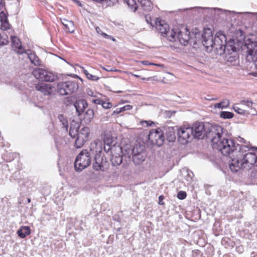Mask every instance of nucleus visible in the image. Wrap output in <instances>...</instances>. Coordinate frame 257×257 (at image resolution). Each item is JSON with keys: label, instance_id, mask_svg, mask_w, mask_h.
<instances>
[{"label": "nucleus", "instance_id": "50", "mask_svg": "<svg viewBox=\"0 0 257 257\" xmlns=\"http://www.w3.org/2000/svg\"><path fill=\"white\" fill-rule=\"evenodd\" d=\"M205 99L211 101V100H215L216 98L210 97L209 96H208L207 97H205Z\"/></svg>", "mask_w": 257, "mask_h": 257}, {"label": "nucleus", "instance_id": "24", "mask_svg": "<svg viewBox=\"0 0 257 257\" xmlns=\"http://www.w3.org/2000/svg\"><path fill=\"white\" fill-rule=\"evenodd\" d=\"M61 22L65 27V31L69 33H73L75 30L74 24L73 21H68L65 19H61Z\"/></svg>", "mask_w": 257, "mask_h": 257}, {"label": "nucleus", "instance_id": "51", "mask_svg": "<svg viewBox=\"0 0 257 257\" xmlns=\"http://www.w3.org/2000/svg\"><path fill=\"white\" fill-rule=\"evenodd\" d=\"M142 63L145 65H149V64L154 65V64H151V63H149V62L148 61H143L142 62Z\"/></svg>", "mask_w": 257, "mask_h": 257}, {"label": "nucleus", "instance_id": "52", "mask_svg": "<svg viewBox=\"0 0 257 257\" xmlns=\"http://www.w3.org/2000/svg\"><path fill=\"white\" fill-rule=\"evenodd\" d=\"M159 198V204H163V203L162 202V201H161V199H163V196H160Z\"/></svg>", "mask_w": 257, "mask_h": 257}, {"label": "nucleus", "instance_id": "54", "mask_svg": "<svg viewBox=\"0 0 257 257\" xmlns=\"http://www.w3.org/2000/svg\"><path fill=\"white\" fill-rule=\"evenodd\" d=\"M131 74L132 75H133V76H134L135 77H140V76H139V75H137V74H133V73H131Z\"/></svg>", "mask_w": 257, "mask_h": 257}, {"label": "nucleus", "instance_id": "9", "mask_svg": "<svg viewBox=\"0 0 257 257\" xmlns=\"http://www.w3.org/2000/svg\"><path fill=\"white\" fill-rule=\"evenodd\" d=\"M146 157L145 146L143 145L136 144L132 150V159L134 164L140 165L145 161Z\"/></svg>", "mask_w": 257, "mask_h": 257}, {"label": "nucleus", "instance_id": "27", "mask_svg": "<svg viewBox=\"0 0 257 257\" xmlns=\"http://www.w3.org/2000/svg\"><path fill=\"white\" fill-rule=\"evenodd\" d=\"M94 117V112L91 109H88L84 113L83 121L86 124L89 123Z\"/></svg>", "mask_w": 257, "mask_h": 257}, {"label": "nucleus", "instance_id": "56", "mask_svg": "<svg viewBox=\"0 0 257 257\" xmlns=\"http://www.w3.org/2000/svg\"><path fill=\"white\" fill-rule=\"evenodd\" d=\"M117 111H119V108H117V109H116V111H114V112L117 113Z\"/></svg>", "mask_w": 257, "mask_h": 257}, {"label": "nucleus", "instance_id": "39", "mask_svg": "<svg viewBox=\"0 0 257 257\" xmlns=\"http://www.w3.org/2000/svg\"><path fill=\"white\" fill-rule=\"evenodd\" d=\"M94 145L99 147L98 150H96V152L101 153V152L102 151L101 142L99 141H95L94 144H91V148H93Z\"/></svg>", "mask_w": 257, "mask_h": 257}, {"label": "nucleus", "instance_id": "8", "mask_svg": "<svg viewBox=\"0 0 257 257\" xmlns=\"http://www.w3.org/2000/svg\"><path fill=\"white\" fill-rule=\"evenodd\" d=\"M32 74L36 79L41 81L54 82L57 79V75L52 72L40 68L34 69Z\"/></svg>", "mask_w": 257, "mask_h": 257}, {"label": "nucleus", "instance_id": "57", "mask_svg": "<svg viewBox=\"0 0 257 257\" xmlns=\"http://www.w3.org/2000/svg\"><path fill=\"white\" fill-rule=\"evenodd\" d=\"M28 201L29 202H30V199H28Z\"/></svg>", "mask_w": 257, "mask_h": 257}, {"label": "nucleus", "instance_id": "53", "mask_svg": "<svg viewBox=\"0 0 257 257\" xmlns=\"http://www.w3.org/2000/svg\"><path fill=\"white\" fill-rule=\"evenodd\" d=\"M251 74L254 76V77H257V72H252L251 73Z\"/></svg>", "mask_w": 257, "mask_h": 257}, {"label": "nucleus", "instance_id": "16", "mask_svg": "<svg viewBox=\"0 0 257 257\" xmlns=\"http://www.w3.org/2000/svg\"><path fill=\"white\" fill-rule=\"evenodd\" d=\"M114 142V139L110 133H106L104 135V150L106 152L110 150L112 151L114 149L116 150V147L113 145Z\"/></svg>", "mask_w": 257, "mask_h": 257}, {"label": "nucleus", "instance_id": "10", "mask_svg": "<svg viewBox=\"0 0 257 257\" xmlns=\"http://www.w3.org/2000/svg\"><path fill=\"white\" fill-rule=\"evenodd\" d=\"M148 139L152 144L161 146L165 140L163 131L160 128L152 130L148 135Z\"/></svg>", "mask_w": 257, "mask_h": 257}, {"label": "nucleus", "instance_id": "49", "mask_svg": "<svg viewBox=\"0 0 257 257\" xmlns=\"http://www.w3.org/2000/svg\"><path fill=\"white\" fill-rule=\"evenodd\" d=\"M4 7V3L3 0H0V10H2Z\"/></svg>", "mask_w": 257, "mask_h": 257}, {"label": "nucleus", "instance_id": "7", "mask_svg": "<svg viewBox=\"0 0 257 257\" xmlns=\"http://www.w3.org/2000/svg\"><path fill=\"white\" fill-rule=\"evenodd\" d=\"M58 92L61 95H67L76 91L78 84L73 81L61 82L58 84Z\"/></svg>", "mask_w": 257, "mask_h": 257}, {"label": "nucleus", "instance_id": "2", "mask_svg": "<svg viewBox=\"0 0 257 257\" xmlns=\"http://www.w3.org/2000/svg\"><path fill=\"white\" fill-rule=\"evenodd\" d=\"M202 44L207 51L210 52L214 51L216 54L221 55L226 53V38L224 35L216 34L213 38L212 30L210 28L204 29L202 35Z\"/></svg>", "mask_w": 257, "mask_h": 257}, {"label": "nucleus", "instance_id": "21", "mask_svg": "<svg viewBox=\"0 0 257 257\" xmlns=\"http://www.w3.org/2000/svg\"><path fill=\"white\" fill-rule=\"evenodd\" d=\"M76 110L79 115L83 112L84 110L87 107V103L84 99H79L75 101L74 104Z\"/></svg>", "mask_w": 257, "mask_h": 257}, {"label": "nucleus", "instance_id": "48", "mask_svg": "<svg viewBox=\"0 0 257 257\" xmlns=\"http://www.w3.org/2000/svg\"><path fill=\"white\" fill-rule=\"evenodd\" d=\"M82 71L85 74V76H86L87 74L89 73L88 71L86 70L83 67H81Z\"/></svg>", "mask_w": 257, "mask_h": 257}, {"label": "nucleus", "instance_id": "37", "mask_svg": "<svg viewBox=\"0 0 257 257\" xmlns=\"http://www.w3.org/2000/svg\"><path fill=\"white\" fill-rule=\"evenodd\" d=\"M198 9H202L208 10L211 14L214 13L216 14V13H218L219 11H222V10L217 8H201V7H197Z\"/></svg>", "mask_w": 257, "mask_h": 257}, {"label": "nucleus", "instance_id": "1", "mask_svg": "<svg viewBox=\"0 0 257 257\" xmlns=\"http://www.w3.org/2000/svg\"><path fill=\"white\" fill-rule=\"evenodd\" d=\"M239 145L232 139L223 137L213 148L225 156H229V168L232 172L249 170L257 166V148H253L246 142Z\"/></svg>", "mask_w": 257, "mask_h": 257}, {"label": "nucleus", "instance_id": "25", "mask_svg": "<svg viewBox=\"0 0 257 257\" xmlns=\"http://www.w3.org/2000/svg\"><path fill=\"white\" fill-rule=\"evenodd\" d=\"M142 9L146 12H149L153 8V3L151 0H138Z\"/></svg>", "mask_w": 257, "mask_h": 257}, {"label": "nucleus", "instance_id": "38", "mask_svg": "<svg viewBox=\"0 0 257 257\" xmlns=\"http://www.w3.org/2000/svg\"><path fill=\"white\" fill-rule=\"evenodd\" d=\"M133 108V106L131 105H126L122 107L119 108V111H117V113H119L121 112L131 110Z\"/></svg>", "mask_w": 257, "mask_h": 257}, {"label": "nucleus", "instance_id": "44", "mask_svg": "<svg viewBox=\"0 0 257 257\" xmlns=\"http://www.w3.org/2000/svg\"><path fill=\"white\" fill-rule=\"evenodd\" d=\"M153 122L151 121L143 120L140 122L142 125L144 126H148L151 125Z\"/></svg>", "mask_w": 257, "mask_h": 257}, {"label": "nucleus", "instance_id": "18", "mask_svg": "<svg viewBox=\"0 0 257 257\" xmlns=\"http://www.w3.org/2000/svg\"><path fill=\"white\" fill-rule=\"evenodd\" d=\"M11 39L12 49L18 54L24 53L25 49L22 47L19 39L15 36H11Z\"/></svg>", "mask_w": 257, "mask_h": 257}, {"label": "nucleus", "instance_id": "13", "mask_svg": "<svg viewBox=\"0 0 257 257\" xmlns=\"http://www.w3.org/2000/svg\"><path fill=\"white\" fill-rule=\"evenodd\" d=\"M109 163L106 158L101 154H97L95 156V163L93 164V169L95 171L104 172L107 170Z\"/></svg>", "mask_w": 257, "mask_h": 257}, {"label": "nucleus", "instance_id": "17", "mask_svg": "<svg viewBox=\"0 0 257 257\" xmlns=\"http://www.w3.org/2000/svg\"><path fill=\"white\" fill-rule=\"evenodd\" d=\"M35 87L37 90L40 91L44 95H50L54 89L52 85L43 83L37 84Z\"/></svg>", "mask_w": 257, "mask_h": 257}, {"label": "nucleus", "instance_id": "42", "mask_svg": "<svg viewBox=\"0 0 257 257\" xmlns=\"http://www.w3.org/2000/svg\"><path fill=\"white\" fill-rule=\"evenodd\" d=\"M101 36L103 37L104 38H105V39H110L112 41H115V39L110 36V35H107V34L105 33H101Z\"/></svg>", "mask_w": 257, "mask_h": 257}, {"label": "nucleus", "instance_id": "58", "mask_svg": "<svg viewBox=\"0 0 257 257\" xmlns=\"http://www.w3.org/2000/svg\"><path fill=\"white\" fill-rule=\"evenodd\" d=\"M142 79H143V80H145V78H142Z\"/></svg>", "mask_w": 257, "mask_h": 257}, {"label": "nucleus", "instance_id": "55", "mask_svg": "<svg viewBox=\"0 0 257 257\" xmlns=\"http://www.w3.org/2000/svg\"><path fill=\"white\" fill-rule=\"evenodd\" d=\"M249 14H251L253 15H255V16H257V13H249Z\"/></svg>", "mask_w": 257, "mask_h": 257}, {"label": "nucleus", "instance_id": "40", "mask_svg": "<svg viewBox=\"0 0 257 257\" xmlns=\"http://www.w3.org/2000/svg\"><path fill=\"white\" fill-rule=\"evenodd\" d=\"M186 193L185 191H179L177 194V197L178 199L182 200L186 197Z\"/></svg>", "mask_w": 257, "mask_h": 257}, {"label": "nucleus", "instance_id": "19", "mask_svg": "<svg viewBox=\"0 0 257 257\" xmlns=\"http://www.w3.org/2000/svg\"><path fill=\"white\" fill-rule=\"evenodd\" d=\"M116 150H117L118 152V155L113 154L112 152L113 150H111L112 157L111 158V162L112 165L114 166L120 165L122 162V156L121 154V148L118 146L117 148H116Z\"/></svg>", "mask_w": 257, "mask_h": 257}, {"label": "nucleus", "instance_id": "32", "mask_svg": "<svg viewBox=\"0 0 257 257\" xmlns=\"http://www.w3.org/2000/svg\"><path fill=\"white\" fill-rule=\"evenodd\" d=\"M233 109L238 114H245L246 110L243 109V106H241L240 104H235L233 106Z\"/></svg>", "mask_w": 257, "mask_h": 257}, {"label": "nucleus", "instance_id": "12", "mask_svg": "<svg viewBox=\"0 0 257 257\" xmlns=\"http://www.w3.org/2000/svg\"><path fill=\"white\" fill-rule=\"evenodd\" d=\"M178 141L182 144H186L193 138L192 130L190 127H181L178 131Z\"/></svg>", "mask_w": 257, "mask_h": 257}, {"label": "nucleus", "instance_id": "34", "mask_svg": "<svg viewBox=\"0 0 257 257\" xmlns=\"http://www.w3.org/2000/svg\"><path fill=\"white\" fill-rule=\"evenodd\" d=\"M220 116L222 118L229 119L233 116V114L229 111H222L220 113Z\"/></svg>", "mask_w": 257, "mask_h": 257}, {"label": "nucleus", "instance_id": "30", "mask_svg": "<svg viewBox=\"0 0 257 257\" xmlns=\"http://www.w3.org/2000/svg\"><path fill=\"white\" fill-rule=\"evenodd\" d=\"M58 120L61 123L63 127L66 131H67L68 122L66 117L63 114H59L58 117Z\"/></svg>", "mask_w": 257, "mask_h": 257}, {"label": "nucleus", "instance_id": "31", "mask_svg": "<svg viewBox=\"0 0 257 257\" xmlns=\"http://www.w3.org/2000/svg\"><path fill=\"white\" fill-rule=\"evenodd\" d=\"M229 105V101L228 99H224L222 101L215 104V108H224L228 107Z\"/></svg>", "mask_w": 257, "mask_h": 257}, {"label": "nucleus", "instance_id": "29", "mask_svg": "<svg viewBox=\"0 0 257 257\" xmlns=\"http://www.w3.org/2000/svg\"><path fill=\"white\" fill-rule=\"evenodd\" d=\"M128 7L133 11L135 12L138 8V6L135 0H123Z\"/></svg>", "mask_w": 257, "mask_h": 257}, {"label": "nucleus", "instance_id": "20", "mask_svg": "<svg viewBox=\"0 0 257 257\" xmlns=\"http://www.w3.org/2000/svg\"><path fill=\"white\" fill-rule=\"evenodd\" d=\"M164 135L169 142H173L176 139L175 130L173 127L167 126L163 128Z\"/></svg>", "mask_w": 257, "mask_h": 257}, {"label": "nucleus", "instance_id": "45", "mask_svg": "<svg viewBox=\"0 0 257 257\" xmlns=\"http://www.w3.org/2000/svg\"><path fill=\"white\" fill-rule=\"evenodd\" d=\"M146 21H147V23L148 24H150L152 26L154 27V26L155 25V22L156 21H154L153 22V21L151 20V19L150 18H149V20L147 18H146Z\"/></svg>", "mask_w": 257, "mask_h": 257}, {"label": "nucleus", "instance_id": "3", "mask_svg": "<svg viewBox=\"0 0 257 257\" xmlns=\"http://www.w3.org/2000/svg\"><path fill=\"white\" fill-rule=\"evenodd\" d=\"M207 129L206 137L211 140L213 148L216 146L225 136V130L220 125L206 123Z\"/></svg>", "mask_w": 257, "mask_h": 257}, {"label": "nucleus", "instance_id": "22", "mask_svg": "<svg viewBox=\"0 0 257 257\" xmlns=\"http://www.w3.org/2000/svg\"><path fill=\"white\" fill-rule=\"evenodd\" d=\"M24 53L27 55L28 57L32 64L37 66L41 65V61L35 53L30 50L25 51Z\"/></svg>", "mask_w": 257, "mask_h": 257}, {"label": "nucleus", "instance_id": "4", "mask_svg": "<svg viewBox=\"0 0 257 257\" xmlns=\"http://www.w3.org/2000/svg\"><path fill=\"white\" fill-rule=\"evenodd\" d=\"M170 35L168 40L170 42L178 41L181 45L186 46L188 44L190 39V33L187 28H182L179 29H172L169 32Z\"/></svg>", "mask_w": 257, "mask_h": 257}, {"label": "nucleus", "instance_id": "26", "mask_svg": "<svg viewBox=\"0 0 257 257\" xmlns=\"http://www.w3.org/2000/svg\"><path fill=\"white\" fill-rule=\"evenodd\" d=\"M79 125L78 123H74L71 124L69 131V135L71 137L73 138H77L79 131Z\"/></svg>", "mask_w": 257, "mask_h": 257}, {"label": "nucleus", "instance_id": "33", "mask_svg": "<svg viewBox=\"0 0 257 257\" xmlns=\"http://www.w3.org/2000/svg\"><path fill=\"white\" fill-rule=\"evenodd\" d=\"M9 42L8 37L6 34H0V46L8 44Z\"/></svg>", "mask_w": 257, "mask_h": 257}, {"label": "nucleus", "instance_id": "41", "mask_svg": "<svg viewBox=\"0 0 257 257\" xmlns=\"http://www.w3.org/2000/svg\"><path fill=\"white\" fill-rule=\"evenodd\" d=\"M86 77L88 79L91 80L92 81H97L99 79V78L98 76L96 75H93L89 73L87 74Z\"/></svg>", "mask_w": 257, "mask_h": 257}, {"label": "nucleus", "instance_id": "5", "mask_svg": "<svg viewBox=\"0 0 257 257\" xmlns=\"http://www.w3.org/2000/svg\"><path fill=\"white\" fill-rule=\"evenodd\" d=\"M92 149L89 150H83L77 156L75 162V169L77 171H81L89 166L91 162Z\"/></svg>", "mask_w": 257, "mask_h": 257}, {"label": "nucleus", "instance_id": "11", "mask_svg": "<svg viewBox=\"0 0 257 257\" xmlns=\"http://www.w3.org/2000/svg\"><path fill=\"white\" fill-rule=\"evenodd\" d=\"M190 128L192 130V136L193 138L202 139L205 136H207V129L206 123L203 122H196Z\"/></svg>", "mask_w": 257, "mask_h": 257}, {"label": "nucleus", "instance_id": "36", "mask_svg": "<svg viewBox=\"0 0 257 257\" xmlns=\"http://www.w3.org/2000/svg\"><path fill=\"white\" fill-rule=\"evenodd\" d=\"M252 104L253 102L249 100H242L240 102V105L241 106H246L248 108H251Z\"/></svg>", "mask_w": 257, "mask_h": 257}, {"label": "nucleus", "instance_id": "47", "mask_svg": "<svg viewBox=\"0 0 257 257\" xmlns=\"http://www.w3.org/2000/svg\"><path fill=\"white\" fill-rule=\"evenodd\" d=\"M95 30L97 32V34H99L100 35H101V33H103L100 29V28L98 27H95Z\"/></svg>", "mask_w": 257, "mask_h": 257}, {"label": "nucleus", "instance_id": "23", "mask_svg": "<svg viewBox=\"0 0 257 257\" xmlns=\"http://www.w3.org/2000/svg\"><path fill=\"white\" fill-rule=\"evenodd\" d=\"M0 21L1 30L5 31L9 28L10 24L8 21L7 16L3 11L0 13Z\"/></svg>", "mask_w": 257, "mask_h": 257}, {"label": "nucleus", "instance_id": "15", "mask_svg": "<svg viewBox=\"0 0 257 257\" xmlns=\"http://www.w3.org/2000/svg\"><path fill=\"white\" fill-rule=\"evenodd\" d=\"M155 27L156 29L158 30L163 36L167 37L170 35L169 31V26L166 24L165 21H162L159 19H157L155 22Z\"/></svg>", "mask_w": 257, "mask_h": 257}, {"label": "nucleus", "instance_id": "14", "mask_svg": "<svg viewBox=\"0 0 257 257\" xmlns=\"http://www.w3.org/2000/svg\"><path fill=\"white\" fill-rule=\"evenodd\" d=\"M90 131L88 127H83L79 131L78 136L76 139L75 146L77 148L82 147L88 140Z\"/></svg>", "mask_w": 257, "mask_h": 257}, {"label": "nucleus", "instance_id": "6", "mask_svg": "<svg viewBox=\"0 0 257 257\" xmlns=\"http://www.w3.org/2000/svg\"><path fill=\"white\" fill-rule=\"evenodd\" d=\"M242 49L246 52L247 60L257 66V42L248 39L245 41Z\"/></svg>", "mask_w": 257, "mask_h": 257}, {"label": "nucleus", "instance_id": "28", "mask_svg": "<svg viewBox=\"0 0 257 257\" xmlns=\"http://www.w3.org/2000/svg\"><path fill=\"white\" fill-rule=\"evenodd\" d=\"M17 233L21 238H24L26 236L31 233V229L28 226H22L21 228L18 230Z\"/></svg>", "mask_w": 257, "mask_h": 257}, {"label": "nucleus", "instance_id": "35", "mask_svg": "<svg viewBox=\"0 0 257 257\" xmlns=\"http://www.w3.org/2000/svg\"><path fill=\"white\" fill-rule=\"evenodd\" d=\"M65 144V142L61 139H57L56 141V147L58 150H61Z\"/></svg>", "mask_w": 257, "mask_h": 257}, {"label": "nucleus", "instance_id": "43", "mask_svg": "<svg viewBox=\"0 0 257 257\" xmlns=\"http://www.w3.org/2000/svg\"><path fill=\"white\" fill-rule=\"evenodd\" d=\"M101 106L105 109L111 108L112 106L110 102H106L103 101H102Z\"/></svg>", "mask_w": 257, "mask_h": 257}, {"label": "nucleus", "instance_id": "46", "mask_svg": "<svg viewBox=\"0 0 257 257\" xmlns=\"http://www.w3.org/2000/svg\"><path fill=\"white\" fill-rule=\"evenodd\" d=\"M92 101L95 104H101L102 100L100 99H94Z\"/></svg>", "mask_w": 257, "mask_h": 257}]
</instances>
